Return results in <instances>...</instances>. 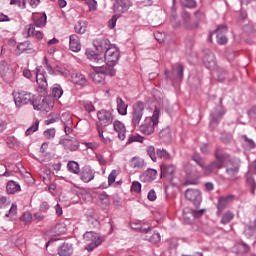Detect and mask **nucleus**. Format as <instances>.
I'll return each mask as SVG.
<instances>
[{
	"label": "nucleus",
	"instance_id": "nucleus-24",
	"mask_svg": "<svg viewBox=\"0 0 256 256\" xmlns=\"http://www.w3.org/2000/svg\"><path fill=\"white\" fill-rule=\"evenodd\" d=\"M69 49L74 53H79L81 51V42L79 41V36L72 34L69 37Z\"/></svg>",
	"mask_w": 256,
	"mask_h": 256
},
{
	"label": "nucleus",
	"instance_id": "nucleus-44",
	"mask_svg": "<svg viewBox=\"0 0 256 256\" xmlns=\"http://www.w3.org/2000/svg\"><path fill=\"white\" fill-rule=\"evenodd\" d=\"M117 175H119V171L112 170L108 176V185H113L115 183V180L117 179Z\"/></svg>",
	"mask_w": 256,
	"mask_h": 256
},
{
	"label": "nucleus",
	"instance_id": "nucleus-33",
	"mask_svg": "<svg viewBox=\"0 0 256 256\" xmlns=\"http://www.w3.org/2000/svg\"><path fill=\"white\" fill-rule=\"evenodd\" d=\"M130 167L132 169H143L145 167V160L139 157H133L130 161Z\"/></svg>",
	"mask_w": 256,
	"mask_h": 256
},
{
	"label": "nucleus",
	"instance_id": "nucleus-36",
	"mask_svg": "<svg viewBox=\"0 0 256 256\" xmlns=\"http://www.w3.org/2000/svg\"><path fill=\"white\" fill-rule=\"evenodd\" d=\"M72 81L75 83V85H86L87 79L85 78V75L81 73H75L72 75Z\"/></svg>",
	"mask_w": 256,
	"mask_h": 256
},
{
	"label": "nucleus",
	"instance_id": "nucleus-34",
	"mask_svg": "<svg viewBox=\"0 0 256 256\" xmlns=\"http://www.w3.org/2000/svg\"><path fill=\"white\" fill-rule=\"evenodd\" d=\"M233 252L239 255H243V253H248L249 245L245 243H236L233 247Z\"/></svg>",
	"mask_w": 256,
	"mask_h": 256
},
{
	"label": "nucleus",
	"instance_id": "nucleus-22",
	"mask_svg": "<svg viewBox=\"0 0 256 256\" xmlns=\"http://www.w3.org/2000/svg\"><path fill=\"white\" fill-rule=\"evenodd\" d=\"M157 179V170L148 169L142 175H140V180L142 183H151Z\"/></svg>",
	"mask_w": 256,
	"mask_h": 256
},
{
	"label": "nucleus",
	"instance_id": "nucleus-53",
	"mask_svg": "<svg viewBox=\"0 0 256 256\" xmlns=\"http://www.w3.org/2000/svg\"><path fill=\"white\" fill-rule=\"evenodd\" d=\"M11 202L7 198V196H3L0 194V209H5L7 205H9Z\"/></svg>",
	"mask_w": 256,
	"mask_h": 256
},
{
	"label": "nucleus",
	"instance_id": "nucleus-40",
	"mask_svg": "<svg viewBox=\"0 0 256 256\" xmlns=\"http://www.w3.org/2000/svg\"><path fill=\"white\" fill-rule=\"evenodd\" d=\"M52 95L55 99H61L63 95V88H61L59 85H54L52 88Z\"/></svg>",
	"mask_w": 256,
	"mask_h": 256
},
{
	"label": "nucleus",
	"instance_id": "nucleus-28",
	"mask_svg": "<svg viewBox=\"0 0 256 256\" xmlns=\"http://www.w3.org/2000/svg\"><path fill=\"white\" fill-rule=\"evenodd\" d=\"M25 30L28 33V37H35L36 39H43V32L35 30V24H29L25 26Z\"/></svg>",
	"mask_w": 256,
	"mask_h": 256
},
{
	"label": "nucleus",
	"instance_id": "nucleus-58",
	"mask_svg": "<svg viewBox=\"0 0 256 256\" xmlns=\"http://www.w3.org/2000/svg\"><path fill=\"white\" fill-rule=\"evenodd\" d=\"M58 119L59 117L57 116L49 115L48 119L46 120V125H51L53 123H56Z\"/></svg>",
	"mask_w": 256,
	"mask_h": 256
},
{
	"label": "nucleus",
	"instance_id": "nucleus-60",
	"mask_svg": "<svg viewBox=\"0 0 256 256\" xmlns=\"http://www.w3.org/2000/svg\"><path fill=\"white\" fill-rule=\"evenodd\" d=\"M96 159L100 165H107V160L105 159V157L103 155L97 154Z\"/></svg>",
	"mask_w": 256,
	"mask_h": 256
},
{
	"label": "nucleus",
	"instance_id": "nucleus-52",
	"mask_svg": "<svg viewBox=\"0 0 256 256\" xmlns=\"http://www.w3.org/2000/svg\"><path fill=\"white\" fill-rule=\"evenodd\" d=\"M147 153L152 161H157V156L155 155V147L154 146H148L147 147Z\"/></svg>",
	"mask_w": 256,
	"mask_h": 256
},
{
	"label": "nucleus",
	"instance_id": "nucleus-55",
	"mask_svg": "<svg viewBox=\"0 0 256 256\" xmlns=\"http://www.w3.org/2000/svg\"><path fill=\"white\" fill-rule=\"evenodd\" d=\"M131 191L134 193H141V183L138 181L132 182Z\"/></svg>",
	"mask_w": 256,
	"mask_h": 256
},
{
	"label": "nucleus",
	"instance_id": "nucleus-6",
	"mask_svg": "<svg viewBox=\"0 0 256 256\" xmlns=\"http://www.w3.org/2000/svg\"><path fill=\"white\" fill-rule=\"evenodd\" d=\"M145 113V103L136 102L133 105L132 112L130 114L131 123L134 127H139L141 124V119Z\"/></svg>",
	"mask_w": 256,
	"mask_h": 256
},
{
	"label": "nucleus",
	"instance_id": "nucleus-23",
	"mask_svg": "<svg viewBox=\"0 0 256 256\" xmlns=\"http://www.w3.org/2000/svg\"><path fill=\"white\" fill-rule=\"evenodd\" d=\"M215 33L217 34V43L218 45H225L227 43V36H225V33H227V27L225 25L219 26Z\"/></svg>",
	"mask_w": 256,
	"mask_h": 256
},
{
	"label": "nucleus",
	"instance_id": "nucleus-13",
	"mask_svg": "<svg viewBox=\"0 0 256 256\" xmlns=\"http://www.w3.org/2000/svg\"><path fill=\"white\" fill-rule=\"evenodd\" d=\"M36 83L38 85V91L45 95V93H47V87L49 86V84L47 83L45 73L39 68H37L36 70Z\"/></svg>",
	"mask_w": 256,
	"mask_h": 256
},
{
	"label": "nucleus",
	"instance_id": "nucleus-61",
	"mask_svg": "<svg viewBox=\"0 0 256 256\" xmlns=\"http://www.w3.org/2000/svg\"><path fill=\"white\" fill-rule=\"evenodd\" d=\"M45 63H46V70L48 71V73L50 75H53L55 73V70H53V67H51V64H49V60H47V58L44 59Z\"/></svg>",
	"mask_w": 256,
	"mask_h": 256
},
{
	"label": "nucleus",
	"instance_id": "nucleus-29",
	"mask_svg": "<svg viewBox=\"0 0 256 256\" xmlns=\"http://www.w3.org/2000/svg\"><path fill=\"white\" fill-rule=\"evenodd\" d=\"M6 191L9 195H15V193H19V191H21V185L13 180H10L6 185Z\"/></svg>",
	"mask_w": 256,
	"mask_h": 256
},
{
	"label": "nucleus",
	"instance_id": "nucleus-2",
	"mask_svg": "<svg viewBox=\"0 0 256 256\" xmlns=\"http://www.w3.org/2000/svg\"><path fill=\"white\" fill-rule=\"evenodd\" d=\"M161 115V110L155 107L152 116L146 117L142 124L139 126V131L143 135H153L155 133V128L159 125V117Z\"/></svg>",
	"mask_w": 256,
	"mask_h": 256
},
{
	"label": "nucleus",
	"instance_id": "nucleus-48",
	"mask_svg": "<svg viewBox=\"0 0 256 256\" xmlns=\"http://www.w3.org/2000/svg\"><path fill=\"white\" fill-rule=\"evenodd\" d=\"M157 157H159L160 159H169L171 157V154H169V152H167V150L165 149H158Z\"/></svg>",
	"mask_w": 256,
	"mask_h": 256
},
{
	"label": "nucleus",
	"instance_id": "nucleus-14",
	"mask_svg": "<svg viewBox=\"0 0 256 256\" xmlns=\"http://www.w3.org/2000/svg\"><path fill=\"white\" fill-rule=\"evenodd\" d=\"M131 7H133L131 0H116L114 12L117 13V15H122V13H127Z\"/></svg>",
	"mask_w": 256,
	"mask_h": 256
},
{
	"label": "nucleus",
	"instance_id": "nucleus-27",
	"mask_svg": "<svg viewBox=\"0 0 256 256\" xmlns=\"http://www.w3.org/2000/svg\"><path fill=\"white\" fill-rule=\"evenodd\" d=\"M203 59L207 69L213 70L217 67V61H215V54H213V52L206 54Z\"/></svg>",
	"mask_w": 256,
	"mask_h": 256
},
{
	"label": "nucleus",
	"instance_id": "nucleus-64",
	"mask_svg": "<svg viewBox=\"0 0 256 256\" xmlns=\"http://www.w3.org/2000/svg\"><path fill=\"white\" fill-rule=\"evenodd\" d=\"M148 199L149 201H155V199H157V194L155 193V190H150L148 192Z\"/></svg>",
	"mask_w": 256,
	"mask_h": 256
},
{
	"label": "nucleus",
	"instance_id": "nucleus-49",
	"mask_svg": "<svg viewBox=\"0 0 256 256\" xmlns=\"http://www.w3.org/2000/svg\"><path fill=\"white\" fill-rule=\"evenodd\" d=\"M180 3L183 7H188L189 9H193L197 5L195 0H180Z\"/></svg>",
	"mask_w": 256,
	"mask_h": 256
},
{
	"label": "nucleus",
	"instance_id": "nucleus-42",
	"mask_svg": "<svg viewBox=\"0 0 256 256\" xmlns=\"http://www.w3.org/2000/svg\"><path fill=\"white\" fill-rule=\"evenodd\" d=\"M143 136L141 135H130L128 137L127 143L131 144V143H143Z\"/></svg>",
	"mask_w": 256,
	"mask_h": 256
},
{
	"label": "nucleus",
	"instance_id": "nucleus-39",
	"mask_svg": "<svg viewBox=\"0 0 256 256\" xmlns=\"http://www.w3.org/2000/svg\"><path fill=\"white\" fill-rule=\"evenodd\" d=\"M67 169L68 171H70V173H74L75 175H79V163L75 162V161H70L67 164Z\"/></svg>",
	"mask_w": 256,
	"mask_h": 256
},
{
	"label": "nucleus",
	"instance_id": "nucleus-50",
	"mask_svg": "<svg viewBox=\"0 0 256 256\" xmlns=\"http://www.w3.org/2000/svg\"><path fill=\"white\" fill-rule=\"evenodd\" d=\"M246 179H247L248 183H250V185H252L251 193L255 194L256 184H255V180L253 179V176H251V173L246 174Z\"/></svg>",
	"mask_w": 256,
	"mask_h": 256
},
{
	"label": "nucleus",
	"instance_id": "nucleus-37",
	"mask_svg": "<svg viewBox=\"0 0 256 256\" xmlns=\"http://www.w3.org/2000/svg\"><path fill=\"white\" fill-rule=\"evenodd\" d=\"M99 201H100V207H102V209H107V207H109L111 201L109 200V195H107L106 193H102L99 195Z\"/></svg>",
	"mask_w": 256,
	"mask_h": 256
},
{
	"label": "nucleus",
	"instance_id": "nucleus-35",
	"mask_svg": "<svg viewBox=\"0 0 256 256\" xmlns=\"http://www.w3.org/2000/svg\"><path fill=\"white\" fill-rule=\"evenodd\" d=\"M75 33H79L80 35H83L87 31V21L85 20H79L76 22L75 26Z\"/></svg>",
	"mask_w": 256,
	"mask_h": 256
},
{
	"label": "nucleus",
	"instance_id": "nucleus-1",
	"mask_svg": "<svg viewBox=\"0 0 256 256\" xmlns=\"http://www.w3.org/2000/svg\"><path fill=\"white\" fill-rule=\"evenodd\" d=\"M91 59H93L94 63H97V65H91L94 72L90 73V79H92L93 82L105 83V75L114 77L115 73H117L115 68L100 66L101 63H105V59L99 54H95Z\"/></svg>",
	"mask_w": 256,
	"mask_h": 256
},
{
	"label": "nucleus",
	"instance_id": "nucleus-8",
	"mask_svg": "<svg viewBox=\"0 0 256 256\" xmlns=\"http://www.w3.org/2000/svg\"><path fill=\"white\" fill-rule=\"evenodd\" d=\"M131 227L132 229H138L139 231L146 233L144 239H146V241H149L150 243H159V241H161V234H159L158 232H154L153 234H151V232H149L151 226L149 225H147V227H143L141 226V224L132 223Z\"/></svg>",
	"mask_w": 256,
	"mask_h": 256
},
{
	"label": "nucleus",
	"instance_id": "nucleus-19",
	"mask_svg": "<svg viewBox=\"0 0 256 256\" xmlns=\"http://www.w3.org/2000/svg\"><path fill=\"white\" fill-rule=\"evenodd\" d=\"M239 165H241V160L239 158H234L228 161L226 164V172L230 177H233V175H237L239 173Z\"/></svg>",
	"mask_w": 256,
	"mask_h": 256
},
{
	"label": "nucleus",
	"instance_id": "nucleus-20",
	"mask_svg": "<svg viewBox=\"0 0 256 256\" xmlns=\"http://www.w3.org/2000/svg\"><path fill=\"white\" fill-rule=\"evenodd\" d=\"M205 214V209L200 210H190L189 208H186L183 211V219L186 220V223H191V217H194L195 219H199V217H203Z\"/></svg>",
	"mask_w": 256,
	"mask_h": 256
},
{
	"label": "nucleus",
	"instance_id": "nucleus-51",
	"mask_svg": "<svg viewBox=\"0 0 256 256\" xmlns=\"http://www.w3.org/2000/svg\"><path fill=\"white\" fill-rule=\"evenodd\" d=\"M64 143L70 151H77L79 149V144H73L72 140H65Z\"/></svg>",
	"mask_w": 256,
	"mask_h": 256
},
{
	"label": "nucleus",
	"instance_id": "nucleus-5",
	"mask_svg": "<svg viewBox=\"0 0 256 256\" xmlns=\"http://www.w3.org/2000/svg\"><path fill=\"white\" fill-rule=\"evenodd\" d=\"M121 57V53L119 52V48L116 45H111L104 54V61H106L107 69H114L115 65L119 63V59Z\"/></svg>",
	"mask_w": 256,
	"mask_h": 256
},
{
	"label": "nucleus",
	"instance_id": "nucleus-25",
	"mask_svg": "<svg viewBox=\"0 0 256 256\" xmlns=\"http://www.w3.org/2000/svg\"><path fill=\"white\" fill-rule=\"evenodd\" d=\"M32 19L36 27L43 28L47 25V14L45 12L40 14H33Z\"/></svg>",
	"mask_w": 256,
	"mask_h": 256
},
{
	"label": "nucleus",
	"instance_id": "nucleus-41",
	"mask_svg": "<svg viewBox=\"0 0 256 256\" xmlns=\"http://www.w3.org/2000/svg\"><path fill=\"white\" fill-rule=\"evenodd\" d=\"M182 19L184 21V27L186 29H193V26H191V16L187 12H183Z\"/></svg>",
	"mask_w": 256,
	"mask_h": 256
},
{
	"label": "nucleus",
	"instance_id": "nucleus-17",
	"mask_svg": "<svg viewBox=\"0 0 256 256\" xmlns=\"http://www.w3.org/2000/svg\"><path fill=\"white\" fill-rule=\"evenodd\" d=\"M234 199L235 197L233 195L219 198L216 215H221V213L225 211L226 207H229V204L233 203Z\"/></svg>",
	"mask_w": 256,
	"mask_h": 256
},
{
	"label": "nucleus",
	"instance_id": "nucleus-56",
	"mask_svg": "<svg viewBox=\"0 0 256 256\" xmlns=\"http://www.w3.org/2000/svg\"><path fill=\"white\" fill-rule=\"evenodd\" d=\"M86 4L89 7V11H97V2L95 0H87Z\"/></svg>",
	"mask_w": 256,
	"mask_h": 256
},
{
	"label": "nucleus",
	"instance_id": "nucleus-3",
	"mask_svg": "<svg viewBox=\"0 0 256 256\" xmlns=\"http://www.w3.org/2000/svg\"><path fill=\"white\" fill-rule=\"evenodd\" d=\"M12 96L16 107H23V105H32L34 107L37 99L35 94L23 89L13 90Z\"/></svg>",
	"mask_w": 256,
	"mask_h": 256
},
{
	"label": "nucleus",
	"instance_id": "nucleus-16",
	"mask_svg": "<svg viewBox=\"0 0 256 256\" xmlns=\"http://www.w3.org/2000/svg\"><path fill=\"white\" fill-rule=\"evenodd\" d=\"M185 197L188 201H191L194 205H200L202 201L201 191L195 189H187Z\"/></svg>",
	"mask_w": 256,
	"mask_h": 256
},
{
	"label": "nucleus",
	"instance_id": "nucleus-32",
	"mask_svg": "<svg viewBox=\"0 0 256 256\" xmlns=\"http://www.w3.org/2000/svg\"><path fill=\"white\" fill-rule=\"evenodd\" d=\"M116 103H117V111L119 115H127L128 105L125 103V101H123V98L117 97Z\"/></svg>",
	"mask_w": 256,
	"mask_h": 256
},
{
	"label": "nucleus",
	"instance_id": "nucleus-12",
	"mask_svg": "<svg viewBox=\"0 0 256 256\" xmlns=\"http://www.w3.org/2000/svg\"><path fill=\"white\" fill-rule=\"evenodd\" d=\"M165 75L166 78L171 81H181V79H183V65L174 64L172 66V72L165 71Z\"/></svg>",
	"mask_w": 256,
	"mask_h": 256
},
{
	"label": "nucleus",
	"instance_id": "nucleus-21",
	"mask_svg": "<svg viewBox=\"0 0 256 256\" xmlns=\"http://www.w3.org/2000/svg\"><path fill=\"white\" fill-rule=\"evenodd\" d=\"M80 179L83 181V183H90V181L95 179V171L89 166L84 167Z\"/></svg>",
	"mask_w": 256,
	"mask_h": 256
},
{
	"label": "nucleus",
	"instance_id": "nucleus-15",
	"mask_svg": "<svg viewBox=\"0 0 256 256\" xmlns=\"http://www.w3.org/2000/svg\"><path fill=\"white\" fill-rule=\"evenodd\" d=\"M225 115V108L219 105L211 112V120L210 125L211 127H217L221 118Z\"/></svg>",
	"mask_w": 256,
	"mask_h": 256
},
{
	"label": "nucleus",
	"instance_id": "nucleus-18",
	"mask_svg": "<svg viewBox=\"0 0 256 256\" xmlns=\"http://www.w3.org/2000/svg\"><path fill=\"white\" fill-rule=\"evenodd\" d=\"M93 45L98 53H105L113 44L107 38H99L94 40Z\"/></svg>",
	"mask_w": 256,
	"mask_h": 256
},
{
	"label": "nucleus",
	"instance_id": "nucleus-47",
	"mask_svg": "<svg viewBox=\"0 0 256 256\" xmlns=\"http://www.w3.org/2000/svg\"><path fill=\"white\" fill-rule=\"evenodd\" d=\"M39 129V122H34L27 130H26V135H33V133H35V131H38Z\"/></svg>",
	"mask_w": 256,
	"mask_h": 256
},
{
	"label": "nucleus",
	"instance_id": "nucleus-38",
	"mask_svg": "<svg viewBox=\"0 0 256 256\" xmlns=\"http://www.w3.org/2000/svg\"><path fill=\"white\" fill-rule=\"evenodd\" d=\"M235 219V214H233V212L231 211H226L223 215L222 218L220 220V223H222V225H227L229 224V222Z\"/></svg>",
	"mask_w": 256,
	"mask_h": 256
},
{
	"label": "nucleus",
	"instance_id": "nucleus-30",
	"mask_svg": "<svg viewBox=\"0 0 256 256\" xmlns=\"http://www.w3.org/2000/svg\"><path fill=\"white\" fill-rule=\"evenodd\" d=\"M175 173V165L173 164H162L161 165V177H171Z\"/></svg>",
	"mask_w": 256,
	"mask_h": 256
},
{
	"label": "nucleus",
	"instance_id": "nucleus-31",
	"mask_svg": "<svg viewBox=\"0 0 256 256\" xmlns=\"http://www.w3.org/2000/svg\"><path fill=\"white\" fill-rule=\"evenodd\" d=\"M58 255H60V256H72L73 255V244L64 243L58 249Z\"/></svg>",
	"mask_w": 256,
	"mask_h": 256
},
{
	"label": "nucleus",
	"instance_id": "nucleus-46",
	"mask_svg": "<svg viewBox=\"0 0 256 256\" xmlns=\"http://www.w3.org/2000/svg\"><path fill=\"white\" fill-rule=\"evenodd\" d=\"M10 5H17L20 9H26L27 0H11Z\"/></svg>",
	"mask_w": 256,
	"mask_h": 256
},
{
	"label": "nucleus",
	"instance_id": "nucleus-9",
	"mask_svg": "<svg viewBox=\"0 0 256 256\" xmlns=\"http://www.w3.org/2000/svg\"><path fill=\"white\" fill-rule=\"evenodd\" d=\"M0 75L6 83H13L15 81V70L5 61L0 62Z\"/></svg>",
	"mask_w": 256,
	"mask_h": 256
},
{
	"label": "nucleus",
	"instance_id": "nucleus-7",
	"mask_svg": "<svg viewBox=\"0 0 256 256\" xmlns=\"http://www.w3.org/2000/svg\"><path fill=\"white\" fill-rule=\"evenodd\" d=\"M84 243L87 244L85 247L87 251H93V249H97L103 243V240L95 232H86L84 234Z\"/></svg>",
	"mask_w": 256,
	"mask_h": 256
},
{
	"label": "nucleus",
	"instance_id": "nucleus-43",
	"mask_svg": "<svg viewBox=\"0 0 256 256\" xmlns=\"http://www.w3.org/2000/svg\"><path fill=\"white\" fill-rule=\"evenodd\" d=\"M83 107L87 113H93L95 111V106L93 105V102L86 100L83 102Z\"/></svg>",
	"mask_w": 256,
	"mask_h": 256
},
{
	"label": "nucleus",
	"instance_id": "nucleus-59",
	"mask_svg": "<svg viewBox=\"0 0 256 256\" xmlns=\"http://www.w3.org/2000/svg\"><path fill=\"white\" fill-rule=\"evenodd\" d=\"M49 211V204L47 202H42L40 205V213H47Z\"/></svg>",
	"mask_w": 256,
	"mask_h": 256
},
{
	"label": "nucleus",
	"instance_id": "nucleus-26",
	"mask_svg": "<svg viewBox=\"0 0 256 256\" xmlns=\"http://www.w3.org/2000/svg\"><path fill=\"white\" fill-rule=\"evenodd\" d=\"M113 127H114V131H116V133H118V138L120 139V141H125V133L127 131L125 129V124H123L119 120H116L113 123Z\"/></svg>",
	"mask_w": 256,
	"mask_h": 256
},
{
	"label": "nucleus",
	"instance_id": "nucleus-4",
	"mask_svg": "<svg viewBox=\"0 0 256 256\" xmlns=\"http://www.w3.org/2000/svg\"><path fill=\"white\" fill-rule=\"evenodd\" d=\"M216 161L212 162L209 166H205V163H203V159H201V156L199 154H194L192 156L193 161L197 163L202 169L204 175H211L215 169H221L223 167L224 163V157L219 154V152H216Z\"/></svg>",
	"mask_w": 256,
	"mask_h": 256
},
{
	"label": "nucleus",
	"instance_id": "nucleus-63",
	"mask_svg": "<svg viewBox=\"0 0 256 256\" xmlns=\"http://www.w3.org/2000/svg\"><path fill=\"white\" fill-rule=\"evenodd\" d=\"M115 25H117V17L113 16L112 19L108 22V27L110 29H115Z\"/></svg>",
	"mask_w": 256,
	"mask_h": 256
},
{
	"label": "nucleus",
	"instance_id": "nucleus-57",
	"mask_svg": "<svg viewBox=\"0 0 256 256\" xmlns=\"http://www.w3.org/2000/svg\"><path fill=\"white\" fill-rule=\"evenodd\" d=\"M84 145L85 147H87V149H92V151H95V149L99 147V144H97V142H85Z\"/></svg>",
	"mask_w": 256,
	"mask_h": 256
},
{
	"label": "nucleus",
	"instance_id": "nucleus-62",
	"mask_svg": "<svg viewBox=\"0 0 256 256\" xmlns=\"http://www.w3.org/2000/svg\"><path fill=\"white\" fill-rule=\"evenodd\" d=\"M28 3L32 9H36V7H39L41 0H28Z\"/></svg>",
	"mask_w": 256,
	"mask_h": 256
},
{
	"label": "nucleus",
	"instance_id": "nucleus-11",
	"mask_svg": "<svg viewBox=\"0 0 256 256\" xmlns=\"http://www.w3.org/2000/svg\"><path fill=\"white\" fill-rule=\"evenodd\" d=\"M98 125L101 127H109L113 123V113L109 110H100L97 112Z\"/></svg>",
	"mask_w": 256,
	"mask_h": 256
},
{
	"label": "nucleus",
	"instance_id": "nucleus-54",
	"mask_svg": "<svg viewBox=\"0 0 256 256\" xmlns=\"http://www.w3.org/2000/svg\"><path fill=\"white\" fill-rule=\"evenodd\" d=\"M55 133H56L55 128H50L44 131V137H46V139H54Z\"/></svg>",
	"mask_w": 256,
	"mask_h": 256
},
{
	"label": "nucleus",
	"instance_id": "nucleus-45",
	"mask_svg": "<svg viewBox=\"0 0 256 256\" xmlns=\"http://www.w3.org/2000/svg\"><path fill=\"white\" fill-rule=\"evenodd\" d=\"M20 221H23L27 225L33 221V216L30 214V212H24L20 217Z\"/></svg>",
	"mask_w": 256,
	"mask_h": 256
},
{
	"label": "nucleus",
	"instance_id": "nucleus-10",
	"mask_svg": "<svg viewBox=\"0 0 256 256\" xmlns=\"http://www.w3.org/2000/svg\"><path fill=\"white\" fill-rule=\"evenodd\" d=\"M55 102L53 101V98L51 97H45L43 98L41 104H39V98L36 96V100L33 106V109L35 111H46V113H49L51 111L52 107H54Z\"/></svg>",
	"mask_w": 256,
	"mask_h": 256
}]
</instances>
